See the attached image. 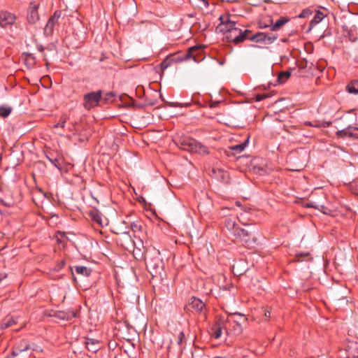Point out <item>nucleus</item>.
<instances>
[{
	"mask_svg": "<svg viewBox=\"0 0 358 358\" xmlns=\"http://www.w3.org/2000/svg\"><path fill=\"white\" fill-rule=\"evenodd\" d=\"M16 20V17L14 14L7 12V11H1L0 12V26L2 27H6L14 24Z\"/></svg>",
	"mask_w": 358,
	"mask_h": 358,
	"instance_id": "obj_8",
	"label": "nucleus"
},
{
	"mask_svg": "<svg viewBox=\"0 0 358 358\" xmlns=\"http://www.w3.org/2000/svg\"><path fill=\"white\" fill-rule=\"evenodd\" d=\"M212 334L215 338H219L222 335V327L220 324H216L212 328Z\"/></svg>",
	"mask_w": 358,
	"mask_h": 358,
	"instance_id": "obj_25",
	"label": "nucleus"
},
{
	"mask_svg": "<svg viewBox=\"0 0 358 358\" xmlns=\"http://www.w3.org/2000/svg\"><path fill=\"white\" fill-rule=\"evenodd\" d=\"M59 17V15L55 12L54 15L48 20L44 29V31L46 34H50L52 32L53 28L55 24L57 22Z\"/></svg>",
	"mask_w": 358,
	"mask_h": 358,
	"instance_id": "obj_11",
	"label": "nucleus"
},
{
	"mask_svg": "<svg viewBox=\"0 0 358 358\" xmlns=\"http://www.w3.org/2000/svg\"><path fill=\"white\" fill-rule=\"evenodd\" d=\"M184 336H185V335H184L183 332H182V331H180V332L179 333V334H178V345H180V344H181V343L182 342V339H183Z\"/></svg>",
	"mask_w": 358,
	"mask_h": 358,
	"instance_id": "obj_37",
	"label": "nucleus"
},
{
	"mask_svg": "<svg viewBox=\"0 0 358 358\" xmlns=\"http://www.w3.org/2000/svg\"><path fill=\"white\" fill-rule=\"evenodd\" d=\"M75 271L78 274H80L84 276H89L91 274V270L89 268L84 266H75Z\"/></svg>",
	"mask_w": 358,
	"mask_h": 358,
	"instance_id": "obj_20",
	"label": "nucleus"
},
{
	"mask_svg": "<svg viewBox=\"0 0 358 358\" xmlns=\"http://www.w3.org/2000/svg\"><path fill=\"white\" fill-rule=\"evenodd\" d=\"M65 265V262L64 259H61L54 267L53 271H60Z\"/></svg>",
	"mask_w": 358,
	"mask_h": 358,
	"instance_id": "obj_32",
	"label": "nucleus"
},
{
	"mask_svg": "<svg viewBox=\"0 0 358 358\" xmlns=\"http://www.w3.org/2000/svg\"><path fill=\"white\" fill-rule=\"evenodd\" d=\"M11 113L10 108L1 107L0 108V116L2 117H8Z\"/></svg>",
	"mask_w": 358,
	"mask_h": 358,
	"instance_id": "obj_28",
	"label": "nucleus"
},
{
	"mask_svg": "<svg viewBox=\"0 0 358 358\" xmlns=\"http://www.w3.org/2000/svg\"><path fill=\"white\" fill-rule=\"evenodd\" d=\"M85 345L89 351H91L92 352H96L99 347V341L96 339L93 338H86L85 341Z\"/></svg>",
	"mask_w": 358,
	"mask_h": 358,
	"instance_id": "obj_12",
	"label": "nucleus"
},
{
	"mask_svg": "<svg viewBox=\"0 0 358 358\" xmlns=\"http://www.w3.org/2000/svg\"><path fill=\"white\" fill-rule=\"evenodd\" d=\"M92 219L97 224L102 225V219L100 213L98 211H92L90 213Z\"/></svg>",
	"mask_w": 358,
	"mask_h": 358,
	"instance_id": "obj_27",
	"label": "nucleus"
},
{
	"mask_svg": "<svg viewBox=\"0 0 358 358\" xmlns=\"http://www.w3.org/2000/svg\"><path fill=\"white\" fill-rule=\"evenodd\" d=\"M29 349V347L28 345H25L23 348H15L14 350L13 351L11 356L8 357L7 358H14L15 357L18 356L20 354L23 353L28 350Z\"/></svg>",
	"mask_w": 358,
	"mask_h": 358,
	"instance_id": "obj_22",
	"label": "nucleus"
},
{
	"mask_svg": "<svg viewBox=\"0 0 358 358\" xmlns=\"http://www.w3.org/2000/svg\"><path fill=\"white\" fill-rule=\"evenodd\" d=\"M115 97V94L113 92H109L106 93L103 99L106 102H111L113 101V99Z\"/></svg>",
	"mask_w": 358,
	"mask_h": 358,
	"instance_id": "obj_31",
	"label": "nucleus"
},
{
	"mask_svg": "<svg viewBox=\"0 0 358 358\" xmlns=\"http://www.w3.org/2000/svg\"><path fill=\"white\" fill-rule=\"evenodd\" d=\"M213 176L220 182L228 183L230 180L229 173L222 169H213Z\"/></svg>",
	"mask_w": 358,
	"mask_h": 358,
	"instance_id": "obj_9",
	"label": "nucleus"
},
{
	"mask_svg": "<svg viewBox=\"0 0 358 358\" xmlns=\"http://www.w3.org/2000/svg\"><path fill=\"white\" fill-rule=\"evenodd\" d=\"M249 138L246 139L243 143L231 146L229 148L234 152V154L242 152L248 145Z\"/></svg>",
	"mask_w": 358,
	"mask_h": 358,
	"instance_id": "obj_16",
	"label": "nucleus"
},
{
	"mask_svg": "<svg viewBox=\"0 0 358 358\" xmlns=\"http://www.w3.org/2000/svg\"><path fill=\"white\" fill-rule=\"evenodd\" d=\"M66 121H67V117L65 115H62L60 117L59 122L58 123H57L56 124H55L54 127H55V128H58V127L64 128L65 127V124H66Z\"/></svg>",
	"mask_w": 358,
	"mask_h": 358,
	"instance_id": "obj_29",
	"label": "nucleus"
},
{
	"mask_svg": "<svg viewBox=\"0 0 358 358\" xmlns=\"http://www.w3.org/2000/svg\"><path fill=\"white\" fill-rule=\"evenodd\" d=\"M202 49L199 46H193L188 49L187 59H192L195 62H199L204 59Z\"/></svg>",
	"mask_w": 358,
	"mask_h": 358,
	"instance_id": "obj_6",
	"label": "nucleus"
},
{
	"mask_svg": "<svg viewBox=\"0 0 358 358\" xmlns=\"http://www.w3.org/2000/svg\"><path fill=\"white\" fill-rule=\"evenodd\" d=\"M238 219L239 220L240 222H241L243 224L245 225V217H244V214L243 213H241L239 216H238Z\"/></svg>",
	"mask_w": 358,
	"mask_h": 358,
	"instance_id": "obj_38",
	"label": "nucleus"
},
{
	"mask_svg": "<svg viewBox=\"0 0 358 358\" xmlns=\"http://www.w3.org/2000/svg\"><path fill=\"white\" fill-rule=\"evenodd\" d=\"M39 3L31 2L28 9L27 19L29 23L34 24L39 20L38 8Z\"/></svg>",
	"mask_w": 358,
	"mask_h": 358,
	"instance_id": "obj_7",
	"label": "nucleus"
},
{
	"mask_svg": "<svg viewBox=\"0 0 358 358\" xmlns=\"http://www.w3.org/2000/svg\"><path fill=\"white\" fill-rule=\"evenodd\" d=\"M321 127H328L330 124V122H320Z\"/></svg>",
	"mask_w": 358,
	"mask_h": 358,
	"instance_id": "obj_39",
	"label": "nucleus"
},
{
	"mask_svg": "<svg viewBox=\"0 0 358 358\" xmlns=\"http://www.w3.org/2000/svg\"><path fill=\"white\" fill-rule=\"evenodd\" d=\"M233 235L248 246H252V244L255 243L254 238H251V231L245 229L238 227Z\"/></svg>",
	"mask_w": 358,
	"mask_h": 358,
	"instance_id": "obj_4",
	"label": "nucleus"
},
{
	"mask_svg": "<svg viewBox=\"0 0 358 358\" xmlns=\"http://www.w3.org/2000/svg\"><path fill=\"white\" fill-rule=\"evenodd\" d=\"M23 358H24V357H23Z\"/></svg>",
	"mask_w": 358,
	"mask_h": 358,
	"instance_id": "obj_51",
	"label": "nucleus"
},
{
	"mask_svg": "<svg viewBox=\"0 0 358 358\" xmlns=\"http://www.w3.org/2000/svg\"><path fill=\"white\" fill-rule=\"evenodd\" d=\"M181 148L199 155H208L210 153L208 148L200 142L192 138H184L181 143Z\"/></svg>",
	"mask_w": 358,
	"mask_h": 358,
	"instance_id": "obj_1",
	"label": "nucleus"
},
{
	"mask_svg": "<svg viewBox=\"0 0 358 358\" xmlns=\"http://www.w3.org/2000/svg\"><path fill=\"white\" fill-rule=\"evenodd\" d=\"M311 14V11L308 9L303 10L299 15V17L305 18Z\"/></svg>",
	"mask_w": 358,
	"mask_h": 358,
	"instance_id": "obj_34",
	"label": "nucleus"
},
{
	"mask_svg": "<svg viewBox=\"0 0 358 358\" xmlns=\"http://www.w3.org/2000/svg\"><path fill=\"white\" fill-rule=\"evenodd\" d=\"M251 31L248 29L242 30L241 29L236 27L232 29L229 33L225 35V38L229 42H234L235 44H238L248 39V34Z\"/></svg>",
	"mask_w": 358,
	"mask_h": 358,
	"instance_id": "obj_2",
	"label": "nucleus"
},
{
	"mask_svg": "<svg viewBox=\"0 0 358 358\" xmlns=\"http://www.w3.org/2000/svg\"><path fill=\"white\" fill-rule=\"evenodd\" d=\"M1 280H2V278H0V281H1Z\"/></svg>",
	"mask_w": 358,
	"mask_h": 358,
	"instance_id": "obj_50",
	"label": "nucleus"
},
{
	"mask_svg": "<svg viewBox=\"0 0 358 358\" xmlns=\"http://www.w3.org/2000/svg\"><path fill=\"white\" fill-rule=\"evenodd\" d=\"M59 317L62 318V319H66V320H70L71 319V317L70 316H67L66 317L64 316V314L61 313L59 314L58 315Z\"/></svg>",
	"mask_w": 358,
	"mask_h": 358,
	"instance_id": "obj_41",
	"label": "nucleus"
},
{
	"mask_svg": "<svg viewBox=\"0 0 358 358\" xmlns=\"http://www.w3.org/2000/svg\"><path fill=\"white\" fill-rule=\"evenodd\" d=\"M345 90L349 94L358 95V80H351L345 87Z\"/></svg>",
	"mask_w": 358,
	"mask_h": 358,
	"instance_id": "obj_13",
	"label": "nucleus"
},
{
	"mask_svg": "<svg viewBox=\"0 0 358 358\" xmlns=\"http://www.w3.org/2000/svg\"><path fill=\"white\" fill-rule=\"evenodd\" d=\"M353 131H355V133H348L349 132V129H348V127L345 128V129H343L342 130H339L336 132V134L338 137H341V138H345V137H347V136H349V137H355V138H358V129H354Z\"/></svg>",
	"mask_w": 358,
	"mask_h": 358,
	"instance_id": "obj_15",
	"label": "nucleus"
},
{
	"mask_svg": "<svg viewBox=\"0 0 358 358\" xmlns=\"http://www.w3.org/2000/svg\"><path fill=\"white\" fill-rule=\"evenodd\" d=\"M264 316H265V317H270V316H271V313H270V311H268V310L265 311V313H264Z\"/></svg>",
	"mask_w": 358,
	"mask_h": 358,
	"instance_id": "obj_44",
	"label": "nucleus"
},
{
	"mask_svg": "<svg viewBox=\"0 0 358 358\" xmlns=\"http://www.w3.org/2000/svg\"><path fill=\"white\" fill-rule=\"evenodd\" d=\"M162 66L164 67V68H166L167 66L164 64V62H162Z\"/></svg>",
	"mask_w": 358,
	"mask_h": 358,
	"instance_id": "obj_46",
	"label": "nucleus"
},
{
	"mask_svg": "<svg viewBox=\"0 0 358 358\" xmlns=\"http://www.w3.org/2000/svg\"><path fill=\"white\" fill-rule=\"evenodd\" d=\"M308 254H306L305 255H307ZM303 254L297 255V257L299 258V257L303 256Z\"/></svg>",
	"mask_w": 358,
	"mask_h": 358,
	"instance_id": "obj_45",
	"label": "nucleus"
},
{
	"mask_svg": "<svg viewBox=\"0 0 358 358\" xmlns=\"http://www.w3.org/2000/svg\"><path fill=\"white\" fill-rule=\"evenodd\" d=\"M354 129H357V127H348L349 132L348 133H355V131H353Z\"/></svg>",
	"mask_w": 358,
	"mask_h": 358,
	"instance_id": "obj_43",
	"label": "nucleus"
},
{
	"mask_svg": "<svg viewBox=\"0 0 358 358\" xmlns=\"http://www.w3.org/2000/svg\"><path fill=\"white\" fill-rule=\"evenodd\" d=\"M233 332L236 335H239L243 331L242 322L239 320H233Z\"/></svg>",
	"mask_w": 358,
	"mask_h": 358,
	"instance_id": "obj_23",
	"label": "nucleus"
},
{
	"mask_svg": "<svg viewBox=\"0 0 358 358\" xmlns=\"http://www.w3.org/2000/svg\"><path fill=\"white\" fill-rule=\"evenodd\" d=\"M225 227L233 234L238 226L234 220L227 218L225 220Z\"/></svg>",
	"mask_w": 358,
	"mask_h": 358,
	"instance_id": "obj_19",
	"label": "nucleus"
},
{
	"mask_svg": "<svg viewBox=\"0 0 358 358\" xmlns=\"http://www.w3.org/2000/svg\"><path fill=\"white\" fill-rule=\"evenodd\" d=\"M355 356H357V357H358V352H357V355H355Z\"/></svg>",
	"mask_w": 358,
	"mask_h": 358,
	"instance_id": "obj_49",
	"label": "nucleus"
},
{
	"mask_svg": "<svg viewBox=\"0 0 358 358\" xmlns=\"http://www.w3.org/2000/svg\"><path fill=\"white\" fill-rule=\"evenodd\" d=\"M264 38H265V33L264 32H258L256 34H254L252 36H250L248 34V39H250V41H256L257 43L259 42H263L264 43Z\"/></svg>",
	"mask_w": 358,
	"mask_h": 358,
	"instance_id": "obj_21",
	"label": "nucleus"
},
{
	"mask_svg": "<svg viewBox=\"0 0 358 358\" xmlns=\"http://www.w3.org/2000/svg\"><path fill=\"white\" fill-rule=\"evenodd\" d=\"M204 307V303L196 297H192L187 306L189 310H194L197 313L201 312Z\"/></svg>",
	"mask_w": 358,
	"mask_h": 358,
	"instance_id": "obj_10",
	"label": "nucleus"
},
{
	"mask_svg": "<svg viewBox=\"0 0 358 358\" xmlns=\"http://www.w3.org/2000/svg\"><path fill=\"white\" fill-rule=\"evenodd\" d=\"M304 124L305 125H307V126H310V127H321V124H320V121H314V122H310V121H306L304 122Z\"/></svg>",
	"mask_w": 358,
	"mask_h": 358,
	"instance_id": "obj_33",
	"label": "nucleus"
},
{
	"mask_svg": "<svg viewBox=\"0 0 358 358\" xmlns=\"http://www.w3.org/2000/svg\"><path fill=\"white\" fill-rule=\"evenodd\" d=\"M267 97V95L262 94H257L256 95V101H261L266 99Z\"/></svg>",
	"mask_w": 358,
	"mask_h": 358,
	"instance_id": "obj_36",
	"label": "nucleus"
},
{
	"mask_svg": "<svg viewBox=\"0 0 358 358\" xmlns=\"http://www.w3.org/2000/svg\"><path fill=\"white\" fill-rule=\"evenodd\" d=\"M101 99V92H92L86 94L83 97V106L85 109L90 110L98 106L99 102Z\"/></svg>",
	"mask_w": 358,
	"mask_h": 358,
	"instance_id": "obj_3",
	"label": "nucleus"
},
{
	"mask_svg": "<svg viewBox=\"0 0 358 358\" xmlns=\"http://www.w3.org/2000/svg\"><path fill=\"white\" fill-rule=\"evenodd\" d=\"M18 317L14 318V317H9L7 319H5L1 324H0V328L1 329H5L8 328L9 327H11L14 324L18 323Z\"/></svg>",
	"mask_w": 358,
	"mask_h": 358,
	"instance_id": "obj_17",
	"label": "nucleus"
},
{
	"mask_svg": "<svg viewBox=\"0 0 358 358\" xmlns=\"http://www.w3.org/2000/svg\"><path fill=\"white\" fill-rule=\"evenodd\" d=\"M220 24L218 26V29L220 31L224 32V35H227L232 29H235L237 27L236 22L232 21L228 15H222L220 17Z\"/></svg>",
	"mask_w": 358,
	"mask_h": 358,
	"instance_id": "obj_5",
	"label": "nucleus"
},
{
	"mask_svg": "<svg viewBox=\"0 0 358 358\" xmlns=\"http://www.w3.org/2000/svg\"><path fill=\"white\" fill-rule=\"evenodd\" d=\"M288 22V20L285 17H281L278 19L274 24L271 23L269 25H265V27H270L271 31L279 30L285 24Z\"/></svg>",
	"mask_w": 358,
	"mask_h": 358,
	"instance_id": "obj_14",
	"label": "nucleus"
},
{
	"mask_svg": "<svg viewBox=\"0 0 358 358\" xmlns=\"http://www.w3.org/2000/svg\"><path fill=\"white\" fill-rule=\"evenodd\" d=\"M278 38L277 34H266L264 38V44L269 45L273 43Z\"/></svg>",
	"mask_w": 358,
	"mask_h": 358,
	"instance_id": "obj_24",
	"label": "nucleus"
},
{
	"mask_svg": "<svg viewBox=\"0 0 358 358\" xmlns=\"http://www.w3.org/2000/svg\"><path fill=\"white\" fill-rule=\"evenodd\" d=\"M236 203L237 206H240L239 202L237 201Z\"/></svg>",
	"mask_w": 358,
	"mask_h": 358,
	"instance_id": "obj_48",
	"label": "nucleus"
},
{
	"mask_svg": "<svg viewBox=\"0 0 358 358\" xmlns=\"http://www.w3.org/2000/svg\"><path fill=\"white\" fill-rule=\"evenodd\" d=\"M290 75L291 74L289 71H282L280 73L278 77V83H284L289 78Z\"/></svg>",
	"mask_w": 358,
	"mask_h": 358,
	"instance_id": "obj_26",
	"label": "nucleus"
},
{
	"mask_svg": "<svg viewBox=\"0 0 358 358\" xmlns=\"http://www.w3.org/2000/svg\"><path fill=\"white\" fill-rule=\"evenodd\" d=\"M220 101H214L210 104V108H215L220 104Z\"/></svg>",
	"mask_w": 358,
	"mask_h": 358,
	"instance_id": "obj_40",
	"label": "nucleus"
},
{
	"mask_svg": "<svg viewBox=\"0 0 358 358\" xmlns=\"http://www.w3.org/2000/svg\"><path fill=\"white\" fill-rule=\"evenodd\" d=\"M73 317H74L76 316V314L75 313H73L72 315H71Z\"/></svg>",
	"mask_w": 358,
	"mask_h": 358,
	"instance_id": "obj_47",
	"label": "nucleus"
},
{
	"mask_svg": "<svg viewBox=\"0 0 358 358\" xmlns=\"http://www.w3.org/2000/svg\"><path fill=\"white\" fill-rule=\"evenodd\" d=\"M306 206L308 207V208H316V209L320 210L323 212H324V210L326 209V207L324 206L320 205V204L315 205L313 202H309V203H306Z\"/></svg>",
	"mask_w": 358,
	"mask_h": 358,
	"instance_id": "obj_30",
	"label": "nucleus"
},
{
	"mask_svg": "<svg viewBox=\"0 0 358 358\" xmlns=\"http://www.w3.org/2000/svg\"><path fill=\"white\" fill-rule=\"evenodd\" d=\"M234 315H238V316H240L241 317V319H242V322H246V318L244 317L242 314L235 313V314H234Z\"/></svg>",
	"mask_w": 358,
	"mask_h": 358,
	"instance_id": "obj_42",
	"label": "nucleus"
},
{
	"mask_svg": "<svg viewBox=\"0 0 358 358\" xmlns=\"http://www.w3.org/2000/svg\"><path fill=\"white\" fill-rule=\"evenodd\" d=\"M131 228L134 231H138L141 230V226L138 223H132L131 225Z\"/></svg>",
	"mask_w": 358,
	"mask_h": 358,
	"instance_id": "obj_35",
	"label": "nucleus"
},
{
	"mask_svg": "<svg viewBox=\"0 0 358 358\" xmlns=\"http://www.w3.org/2000/svg\"><path fill=\"white\" fill-rule=\"evenodd\" d=\"M325 17V14H324L321 11H317L314 15V17L310 21V27H313V26L317 24L319 22H320L324 17Z\"/></svg>",
	"mask_w": 358,
	"mask_h": 358,
	"instance_id": "obj_18",
	"label": "nucleus"
}]
</instances>
